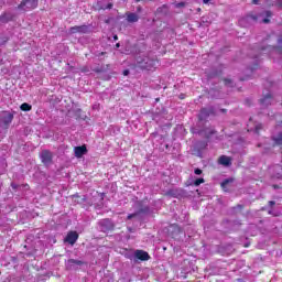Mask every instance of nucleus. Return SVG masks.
I'll return each instance as SVG.
<instances>
[{"mask_svg": "<svg viewBox=\"0 0 282 282\" xmlns=\"http://www.w3.org/2000/svg\"><path fill=\"white\" fill-rule=\"evenodd\" d=\"M195 175H202V170L199 167L194 170Z\"/></svg>", "mask_w": 282, "mask_h": 282, "instance_id": "26", "label": "nucleus"}, {"mask_svg": "<svg viewBox=\"0 0 282 282\" xmlns=\"http://www.w3.org/2000/svg\"><path fill=\"white\" fill-rule=\"evenodd\" d=\"M128 23H138L140 21V17L133 12H126Z\"/></svg>", "mask_w": 282, "mask_h": 282, "instance_id": "13", "label": "nucleus"}, {"mask_svg": "<svg viewBox=\"0 0 282 282\" xmlns=\"http://www.w3.org/2000/svg\"><path fill=\"white\" fill-rule=\"evenodd\" d=\"M116 47H120V43H117V44H116Z\"/></svg>", "mask_w": 282, "mask_h": 282, "instance_id": "44", "label": "nucleus"}, {"mask_svg": "<svg viewBox=\"0 0 282 282\" xmlns=\"http://www.w3.org/2000/svg\"><path fill=\"white\" fill-rule=\"evenodd\" d=\"M39 8V0H22L18 6V10L28 12V10H36Z\"/></svg>", "mask_w": 282, "mask_h": 282, "instance_id": "2", "label": "nucleus"}, {"mask_svg": "<svg viewBox=\"0 0 282 282\" xmlns=\"http://www.w3.org/2000/svg\"><path fill=\"white\" fill-rule=\"evenodd\" d=\"M185 7H186V2L176 3V8H185Z\"/></svg>", "mask_w": 282, "mask_h": 282, "instance_id": "25", "label": "nucleus"}, {"mask_svg": "<svg viewBox=\"0 0 282 282\" xmlns=\"http://www.w3.org/2000/svg\"><path fill=\"white\" fill-rule=\"evenodd\" d=\"M263 14L267 18L262 19V23H270V19H272V11H264L263 13H260L259 17H263Z\"/></svg>", "mask_w": 282, "mask_h": 282, "instance_id": "16", "label": "nucleus"}, {"mask_svg": "<svg viewBox=\"0 0 282 282\" xmlns=\"http://www.w3.org/2000/svg\"><path fill=\"white\" fill-rule=\"evenodd\" d=\"M232 182H235V178L232 177L226 178L221 182L220 186L225 193H228V185L232 184Z\"/></svg>", "mask_w": 282, "mask_h": 282, "instance_id": "15", "label": "nucleus"}, {"mask_svg": "<svg viewBox=\"0 0 282 282\" xmlns=\"http://www.w3.org/2000/svg\"><path fill=\"white\" fill-rule=\"evenodd\" d=\"M21 111H32V105L28 104V102H23L20 106Z\"/></svg>", "mask_w": 282, "mask_h": 282, "instance_id": "19", "label": "nucleus"}, {"mask_svg": "<svg viewBox=\"0 0 282 282\" xmlns=\"http://www.w3.org/2000/svg\"><path fill=\"white\" fill-rule=\"evenodd\" d=\"M218 164H221L223 166H231L232 165V159L230 156L221 155L218 159Z\"/></svg>", "mask_w": 282, "mask_h": 282, "instance_id": "12", "label": "nucleus"}, {"mask_svg": "<svg viewBox=\"0 0 282 282\" xmlns=\"http://www.w3.org/2000/svg\"><path fill=\"white\" fill-rule=\"evenodd\" d=\"M272 101V94H267L262 99H260V105L263 107H268V105H271Z\"/></svg>", "mask_w": 282, "mask_h": 282, "instance_id": "14", "label": "nucleus"}, {"mask_svg": "<svg viewBox=\"0 0 282 282\" xmlns=\"http://www.w3.org/2000/svg\"><path fill=\"white\" fill-rule=\"evenodd\" d=\"M137 12H142V7H138Z\"/></svg>", "mask_w": 282, "mask_h": 282, "instance_id": "40", "label": "nucleus"}, {"mask_svg": "<svg viewBox=\"0 0 282 282\" xmlns=\"http://www.w3.org/2000/svg\"><path fill=\"white\" fill-rule=\"evenodd\" d=\"M171 228H174L175 230H180V226H177L176 224L171 225Z\"/></svg>", "mask_w": 282, "mask_h": 282, "instance_id": "32", "label": "nucleus"}, {"mask_svg": "<svg viewBox=\"0 0 282 282\" xmlns=\"http://www.w3.org/2000/svg\"><path fill=\"white\" fill-rule=\"evenodd\" d=\"M133 217H138V214H129L128 215V217H127V219H133Z\"/></svg>", "mask_w": 282, "mask_h": 282, "instance_id": "28", "label": "nucleus"}, {"mask_svg": "<svg viewBox=\"0 0 282 282\" xmlns=\"http://www.w3.org/2000/svg\"><path fill=\"white\" fill-rule=\"evenodd\" d=\"M65 243H69L70 246H74V243H76V241H78V232L77 231H69L65 239H64Z\"/></svg>", "mask_w": 282, "mask_h": 282, "instance_id": "6", "label": "nucleus"}, {"mask_svg": "<svg viewBox=\"0 0 282 282\" xmlns=\"http://www.w3.org/2000/svg\"><path fill=\"white\" fill-rule=\"evenodd\" d=\"M138 67H140V69H145L147 72H154L155 67H158V61L151 57H143L138 62Z\"/></svg>", "mask_w": 282, "mask_h": 282, "instance_id": "1", "label": "nucleus"}, {"mask_svg": "<svg viewBox=\"0 0 282 282\" xmlns=\"http://www.w3.org/2000/svg\"><path fill=\"white\" fill-rule=\"evenodd\" d=\"M210 135H213V130H209L206 134V138H210Z\"/></svg>", "mask_w": 282, "mask_h": 282, "instance_id": "35", "label": "nucleus"}, {"mask_svg": "<svg viewBox=\"0 0 282 282\" xmlns=\"http://www.w3.org/2000/svg\"><path fill=\"white\" fill-rule=\"evenodd\" d=\"M107 69H109V64H107L106 66L97 67L94 69V72L96 74H102V73L107 72Z\"/></svg>", "mask_w": 282, "mask_h": 282, "instance_id": "18", "label": "nucleus"}, {"mask_svg": "<svg viewBox=\"0 0 282 282\" xmlns=\"http://www.w3.org/2000/svg\"><path fill=\"white\" fill-rule=\"evenodd\" d=\"M135 257L139 259V261H149V259H151V256H149V252L144 250H137Z\"/></svg>", "mask_w": 282, "mask_h": 282, "instance_id": "11", "label": "nucleus"}, {"mask_svg": "<svg viewBox=\"0 0 282 282\" xmlns=\"http://www.w3.org/2000/svg\"><path fill=\"white\" fill-rule=\"evenodd\" d=\"M105 54H107V52H101L98 54V56H105Z\"/></svg>", "mask_w": 282, "mask_h": 282, "instance_id": "41", "label": "nucleus"}, {"mask_svg": "<svg viewBox=\"0 0 282 282\" xmlns=\"http://www.w3.org/2000/svg\"><path fill=\"white\" fill-rule=\"evenodd\" d=\"M10 21H14V14L11 12H4L0 15V23H10Z\"/></svg>", "mask_w": 282, "mask_h": 282, "instance_id": "10", "label": "nucleus"}, {"mask_svg": "<svg viewBox=\"0 0 282 282\" xmlns=\"http://www.w3.org/2000/svg\"><path fill=\"white\" fill-rule=\"evenodd\" d=\"M113 39H115V41H118V35H115Z\"/></svg>", "mask_w": 282, "mask_h": 282, "instance_id": "43", "label": "nucleus"}, {"mask_svg": "<svg viewBox=\"0 0 282 282\" xmlns=\"http://www.w3.org/2000/svg\"><path fill=\"white\" fill-rule=\"evenodd\" d=\"M275 177H276L278 180H281L282 174H281V173H278V174H275Z\"/></svg>", "mask_w": 282, "mask_h": 282, "instance_id": "39", "label": "nucleus"}, {"mask_svg": "<svg viewBox=\"0 0 282 282\" xmlns=\"http://www.w3.org/2000/svg\"><path fill=\"white\" fill-rule=\"evenodd\" d=\"M204 182H206L204 178H196L193 186H200V184H204Z\"/></svg>", "mask_w": 282, "mask_h": 282, "instance_id": "21", "label": "nucleus"}, {"mask_svg": "<svg viewBox=\"0 0 282 282\" xmlns=\"http://www.w3.org/2000/svg\"><path fill=\"white\" fill-rule=\"evenodd\" d=\"M52 152H50V150L42 151L41 160L43 164H52Z\"/></svg>", "mask_w": 282, "mask_h": 282, "instance_id": "8", "label": "nucleus"}, {"mask_svg": "<svg viewBox=\"0 0 282 282\" xmlns=\"http://www.w3.org/2000/svg\"><path fill=\"white\" fill-rule=\"evenodd\" d=\"M251 3H253V6L259 4V0H252Z\"/></svg>", "mask_w": 282, "mask_h": 282, "instance_id": "37", "label": "nucleus"}, {"mask_svg": "<svg viewBox=\"0 0 282 282\" xmlns=\"http://www.w3.org/2000/svg\"><path fill=\"white\" fill-rule=\"evenodd\" d=\"M75 158H83V155L87 154V145H79L74 148Z\"/></svg>", "mask_w": 282, "mask_h": 282, "instance_id": "9", "label": "nucleus"}, {"mask_svg": "<svg viewBox=\"0 0 282 282\" xmlns=\"http://www.w3.org/2000/svg\"><path fill=\"white\" fill-rule=\"evenodd\" d=\"M247 19H252V21H259V15L249 13V14L247 15Z\"/></svg>", "mask_w": 282, "mask_h": 282, "instance_id": "22", "label": "nucleus"}, {"mask_svg": "<svg viewBox=\"0 0 282 282\" xmlns=\"http://www.w3.org/2000/svg\"><path fill=\"white\" fill-rule=\"evenodd\" d=\"M12 120H14V115L12 112H7L6 116L0 117V122H2L6 129L12 124Z\"/></svg>", "mask_w": 282, "mask_h": 282, "instance_id": "7", "label": "nucleus"}, {"mask_svg": "<svg viewBox=\"0 0 282 282\" xmlns=\"http://www.w3.org/2000/svg\"><path fill=\"white\" fill-rule=\"evenodd\" d=\"M221 112H223V113H226V109H221Z\"/></svg>", "mask_w": 282, "mask_h": 282, "instance_id": "46", "label": "nucleus"}, {"mask_svg": "<svg viewBox=\"0 0 282 282\" xmlns=\"http://www.w3.org/2000/svg\"><path fill=\"white\" fill-rule=\"evenodd\" d=\"M275 6L282 10V0H275Z\"/></svg>", "mask_w": 282, "mask_h": 282, "instance_id": "27", "label": "nucleus"}, {"mask_svg": "<svg viewBox=\"0 0 282 282\" xmlns=\"http://www.w3.org/2000/svg\"><path fill=\"white\" fill-rule=\"evenodd\" d=\"M259 131H261V124L256 127V133H259Z\"/></svg>", "mask_w": 282, "mask_h": 282, "instance_id": "34", "label": "nucleus"}, {"mask_svg": "<svg viewBox=\"0 0 282 282\" xmlns=\"http://www.w3.org/2000/svg\"><path fill=\"white\" fill-rule=\"evenodd\" d=\"M224 84H225L227 87H230V86L232 85V79L225 78V79H224Z\"/></svg>", "mask_w": 282, "mask_h": 282, "instance_id": "23", "label": "nucleus"}, {"mask_svg": "<svg viewBox=\"0 0 282 282\" xmlns=\"http://www.w3.org/2000/svg\"><path fill=\"white\" fill-rule=\"evenodd\" d=\"M67 263L72 268V265H83L85 262L76 259H68Z\"/></svg>", "mask_w": 282, "mask_h": 282, "instance_id": "17", "label": "nucleus"}, {"mask_svg": "<svg viewBox=\"0 0 282 282\" xmlns=\"http://www.w3.org/2000/svg\"><path fill=\"white\" fill-rule=\"evenodd\" d=\"M205 131H206V130H200L199 133L202 134V133H204Z\"/></svg>", "mask_w": 282, "mask_h": 282, "instance_id": "45", "label": "nucleus"}, {"mask_svg": "<svg viewBox=\"0 0 282 282\" xmlns=\"http://www.w3.org/2000/svg\"><path fill=\"white\" fill-rule=\"evenodd\" d=\"M275 171H282V166L281 165H276L275 166Z\"/></svg>", "mask_w": 282, "mask_h": 282, "instance_id": "38", "label": "nucleus"}, {"mask_svg": "<svg viewBox=\"0 0 282 282\" xmlns=\"http://www.w3.org/2000/svg\"><path fill=\"white\" fill-rule=\"evenodd\" d=\"M98 224L102 232H109V230H113V223H111V219L109 218L101 219Z\"/></svg>", "mask_w": 282, "mask_h": 282, "instance_id": "4", "label": "nucleus"}, {"mask_svg": "<svg viewBox=\"0 0 282 282\" xmlns=\"http://www.w3.org/2000/svg\"><path fill=\"white\" fill-rule=\"evenodd\" d=\"M111 8H113V3H108L105 8V10H111Z\"/></svg>", "mask_w": 282, "mask_h": 282, "instance_id": "29", "label": "nucleus"}, {"mask_svg": "<svg viewBox=\"0 0 282 282\" xmlns=\"http://www.w3.org/2000/svg\"><path fill=\"white\" fill-rule=\"evenodd\" d=\"M269 206H275L276 205V202H274V200H269Z\"/></svg>", "mask_w": 282, "mask_h": 282, "instance_id": "33", "label": "nucleus"}, {"mask_svg": "<svg viewBox=\"0 0 282 282\" xmlns=\"http://www.w3.org/2000/svg\"><path fill=\"white\" fill-rule=\"evenodd\" d=\"M72 34H89V26L88 25H75L69 29Z\"/></svg>", "mask_w": 282, "mask_h": 282, "instance_id": "3", "label": "nucleus"}, {"mask_svg": "<svg viewBox=\"0 0 282 282\" xmlns=\"http://www.w3.org/2000/svg\"><path fill=\"white\" fill-rule=\"evenodd\" d=\"M275 145L281 147L282 144V132L278 134V138H273Z\"/></svg>", "mask_w": 282, "mask_h": 282, "instance_id": "20", "label": "nucleus"}, {"mask_svg": "<svg viewBox=\"0 0 282 282\" xmlns=\"http://www.w3.org/2000/svg\"><path fill=\"white\" fill-rule=\"evenodd\" d=\"M210 0H203V3L207 4Z\"/></svg>", "mask_w": 282, "mask_h": 282, "instance_id": "42", "label": "nucleus"}, {"mask_svg": "<svg viewBox=\"0 0 282 282\" xmlns=\"http://www.w3.org/2000/svg\"><path fill=\"white\" fill-rule=\"evenodd\" d=\"M243 208H246L243 205L238 204L234 207V210H243Z\"/></svg>", "mask_w": 282, "mask_h": 282, "instance_id": "24", "label": "nucleus"}, {"mask_svg": "<svg viewBox=\"0 0 282 282\" xmlns=\"http://www.w3.org/2000/svg\"><path fill=\"white\" fill-rule=\"evenodd\" d=\"M140 213H149V207H144L143 209H140Z\"/></svg>", "mask_w": 282, "mask_h": 282, "instance_id": "31", "label": "nucleus"}, {"mask_svg": "<svg viewBox=\"0 0 282 282\" xmlns=\"http://www.w3.org/2000/svg\"><path fill=\"white\" fill-rule=\"evenodd\" d=\"M209 118H210V110L203 108L198 113L199 124H204L205 122H208Z\"/></svg>", "mask_w": 282, "mask_h": 282, "instance_id": "5", "label": "nucleus"}, {"mask_svg": "<svg viewBox=\"0 0 282 282\" xmlns=\"http://www.w3.org/2000/svg\"><path fill=\"white\" fill-rule=\"evenodd\" d=\"M273 188H279V185H273Z\"/></svg>", "mask_w": 282, "mask_h": 282, "instance_id": "47", "label": "nucleus"}, {"mask_svg": "<svg viewBox=\"0 0 282 282\" xmlns=\"http://www.w3.org/2000/svg\"><path fill=\"white\" fill-rule=\"evenodd\" d=\"M245 102H246V105H247L248 107H250V105H252V100H250V99H246Z\"/></svg>", "mask_w": 282, "mask_h": 282, "instance_id": "30", "label": "nucleus"}, {"mask_svg": "<svg viewBox=\"0 0 282 282\" xmlns=\"http://www.w3.org/2000/svg\"><path fill=\"white\" fill-rule=\"evenodd\" d=\"M123 76H129V69L123 70Z\"/></svg>", "mask_w": 282, "mask_h": 282, "instance_id": "36", "label": "nucleus"}]
</instances>
